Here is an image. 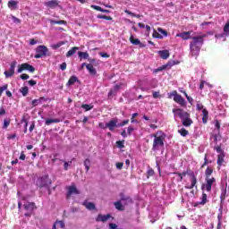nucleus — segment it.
<instances>
[{"instance_id":"423d86ee","label":"nucleus","mask_w":229,"mask_h":229,"mask_svg":"<svg viewBox=\"0 0 229 229\" xmlns=\"http://www.w3.org/2000/svg\"><path fill=\"white\" fill-rule=\"evenodd\" d=\"M188 176L190 178L191 185H185V189L192 190L194 187H198V177L196 176V174L194 172L190 171V174H188Z\"/></svg>"},{"instance_id":"0e129e2a","label":"nucleus","mask_w":229,"mask_h":229,"mask_svg":"<svg viewBox=\"0 0 229 229\" xmlns=\"http://www.w3.org/2000/svg\"><path fill=\"white\" fill-rule=\"evenodd\" d=\"M60 69L61 71H65V69H67V63H63L60 64Z\"/></svg>"},{"instance_id":"338daca9","label":"nucleus","mask_w":229,"mask_h":229,"mask_svg":"<svg viewBox=\"0 0 229 229\" xmlns=\"http://www.w3.org/2000/svg\"><path fill=\"white\" fill-rule=\"evenodd\" d=\"M120 89H121V85L115 84L114 87V90L113 91L117 92V91L120 90Z\"/></svg>"},{"instance_id":"052dcab7","label":"nucleus","mask_w":229,"mask_h":229,"mask_svg":"<svg viewBox=\"0 0 229 229\" xmlns=\"http://www.w3.org/2000/svg\"><path fill=\"white\" fill-rule=\"evenodd\" d=\"M124 165V163H123V162H118V163H116V169H119V170H121V169H123V166Z\"/></svg>"},{"instance_id":"79ce46f5","label":"nucleus","mask_w":229,"mask_h":229,"mask_svg":"<svg viewBox=\"0 0 229 229\" xmlns=\"http://www.w3.org/2000/svg\"><path fill=\"white\" fill-rule=\"evenodd\" d=\"M207 204V193H202L201 201L199 205H206Z\"/></svg>"},{"instance_id":"4be33fe9","label":"nucleus","mask_w":229,"mask_h":229,"mask_svg":"<svg viewBox=\"0 0 229 229\" xmlns=\"http://www.w3.org/2000/svg\"><path fill=\"white\" fill-rule=\"evenodd\" d=\"M202 122L204 124H207V123L208 122V110H207V108H204L202 110Z\"/></svg>"},{"instance_id":"7ed1b4c3","label":"nucleus","mask_w":229,"mask_h":229,"mask_svg":"<svg viewBox=\"0 0 229 229\" xmlns=\"http://www.w3.org/2000/svg\"><path fill=\"white\" fill-rule=\"evenodd\" d=\"M154 137L152 150L158 151L160 148H164V140H165V133L162 131H157L155 134L152 135Z\"/></svg>"},{"instance_id":"6e6d98bb","label":"nucleus","mask_w":229,"mask_h":229,"mask_svg":"<svg viewBox=\"0 0 229 229\" xmlns=\"http://www.w3.org/2000/svg\"><path fill=\"white\" fill-rule=\"evenodd\" d=\"M208 165V159L207 158V155H205V157H204V163L201 165V169H203L205 167V165Z\"/></svg>"},{"instance_id":"f3484780","label":"nucleus","mask_w":229,"mask_h":229,"mask_svg":"<svg viewBox=\"0 0 229 229\" xmlns=\"http://www.w3.org/2000/svg\"><path fill=\"white\" fill-rule=\"evenodd\" d=\"M46 101H47V98H46V97H40L38 99L32 100V108H35V106H38V105H42V103Z\"/></svg>"},{"instance_id":"4c0bfd02","label":"nucleus","mask_w":229,"mask_h":229,"mask_svg":"<svg viewBox=\"0 0 229 229\" xmlns=\"http://www.w3.org/2000/svg\"><path fill=\"white\" fill-rule=\"evenodd\" d=\"M215 151L218 153V155H225V150L221 148V145L214 147Z\"/></svg>"},{"instance_id":"f03ea898","label":"nucleus","mask_w":229,"mask_h":229,"mask_svg":"<svg viewBox=\"0 0 229 229\" xmlns=\"http://www.w3.org/2000/svg\"><path fill=\"white\" fill-rule=\"evenodd\" d=\"M173 114H174L175 117H180L182 123V126L189 128L194 122L192 118H191V114L185 112L182 108H174Z\"/></svg>"},{"instance_id":"a19ab883","label":"nucleus","mask_w":229,"mask_h":229,"mask_svg":"<svg viewBox=\"0 0 229 229\" xmlns=\"http://www.w3.org/2000/svg\"><path fill=\"white\" fill-rule=\"evenodd\" d=\"M221 201H225L226 199V189H223L220 195Z\"/></svg>"},{"instance_id":"37998d69","label":"nucleus","mask_w":229,"mask_h":229,"mask_svg":"<svg viewBox=\"0 0 229 229\" xmlns=\"http://www.w3.org/2000/svg\"><path fill=\"white\" fill-rule=\"evenodd\" d=\"M11 120L10 119H4V124H3V129L6 130L8 126H10Z\"/></svg>"},{"instance_id":"412c9836","label":"nucleus","mask_w":229,"mask_h":229,"mask_svg":"<svg viewBox=\"0 0 229 229\" xmlns=\"http://www.w3.org/2000/svg\"><path fill=\"white\" fill-rule=\"evenodd\" d=\"M174 174H175L176 176H181V182H182L183 176H189V174H191V170H186L183 171L182 173L174 172Z\"/></svg>"},{"instance_id":"864d4df0","label":"nucleus","mask_w":229,"mask_h":229,"mask_svg":"<svg viewBox=\"0 0 229 229\" xmlns=\"http://www.w3.org/2000/svg\"><path fill=\"white\" fill-rule=\"evenodd\" d=\"M154 38H164V36H161L160 33L157 32V30L153 33Z\"/></svg>"},{"instance_id":"69168bd1","label":"nucleus","mask_w":229,"mask_h":229,"mask_svg":"<svg viewBox=\"0 0 229 229\" xmlns=\"http://www.w3.org/2000/svg\"><path fill=\"white\" fill-rule=\"evenodd\" d=\"M38 41L36 40L35 38H30V46H35V44H37Z\"/></svg>"},{"instance_id":"0eeeda50","label":"nucleus","mask_w":229,"mask_h":229,"mask_svg":"<svg viewBox=\"0 0 229 229\" xmlns=\"http://www.w3.org/2000/svg\"><path fill=\"white\" fill-rule=\"evenodd\" d=\"M37 185H38L40 189L49 187V185H51V179L47 176L39 177L37 181Z\"/></svg>"},{"instance_id":"e433bc0d","label":"nucleus","mask_w":229,"mask_h":229,"mask_svg":"<svg viewBox=\"0 0 229 229\" xmlns=\"http://www.w3.org/2000/svg\"><path fill=\"white\" fill-rule=\"evenodd\" d=\"M5 78H12V76H13L15 74V72L12 71L9 69V71H5L4 72Z\"/></svg>"},{"instance_id":"4d7b16f0","label":"nucleus","mask_w":229,"mask_h":229,"mask_svg":"<svg viewBox=\"0 0 229 229\" xmlns=\"http://www.w3.org/2000/svg\"><path fill=\"white\" fill-rule=\"evenodd\" d=\"M91 8H93V10H97V12H102L103 8L101 6L98 5H91Z\"/></svg>"},{"instance_id":"f704fd0d","label":"nucleus","mask_w":229,"mask_h":229,"mask_svg":"<svg viewBox=\"0 0 229 229\" xmlns=\"http://www.w3.org/2000/svg\"><path fill=\"white\" fill-rule=\"evenodd\" d=\"M178 133H180L182 137H187V135H189V131L185 128H182L181 130H178Z\"/></svg>"},{"instance_id":"58836bf2","label":"nucleus","mask_w":229,"mask_h":229,"mask_svg":"<svg viewBox=\"0 0 229 229\" xmlns=\"http://www.w3.org/2000/svg\"><path fill=\"white\" fill-rule=\"evenodd\" d=\"M17 4H19V2H17V1H9L8 2L9 8H17Z\"/></svg>"},{"instance_id":"49530a36","label":"nucleus","mask_w":229,"mask_h":229,"mask_svg":"<svg viewBox=\"0 0 229 229\" xmlns=\"http://www.w3.org/2000/svg\"><path fill=\"white\" fill-rule=\"evenodd\" d=\"M56 226H59V228H65V223L64 221H55Z\"/></svg>"},{"instance_id":"7c9ffc66","label":"nucleus","mask_w":229,"mask_h":229,"mask_svg":"<svg viewBox=\"0 0 229 229\" xmlns=\"http://www.w3.org/2000/svg\"><path fill=\"white\" fill-rule=\"evenodd\" d=\"M20 92L22 94L24 98H26V96H28V92H30V89H28V86L21 87Z\"/></svg>"},{"instance_id":"a211bd4d","label":"nucleus","mask_w":229,"mask_h":229,"mask_svg":"<svg viewBox=\"0 0 229 229\" xmlns=\"http://www.w3.org/2000/svg\"><path fill=\"white\" fill-rule=\"evenodd\" d=\"M82 206L87 208V210H96V204L94 202H89V200H84Z\"/></svg>"},{"instance_id":"aec40b11","label":"nucleus","mask_w":229,"mask_h":229,"mask_svg":"<svg viewBox=\"0 0 229 229\" xmlns=\"http://www.w3.org/2000/svg\"><path fill=\"white\" fill-rule=\"evenodd\" d=\"M86 69L87 71H89L91 76H96V74H98V71H96V68H94V65H92V64H88L86 65Z\"/></svg>"},{"instance_id":"bb28decb","label":"nucleus","mask_w":229,"mask_h":229,"mask_svg":"<svg viewBox=\"0 0 229 229\" xmlns=\"http://www.w3.org/2000/svg\"><path fill=\"white\" fill-rule=\"evenodd\" d=\"M78 55H79V58H80L81 62L82 60H88V58L89 56L87 52H78Z\"/></svg>"},{"instance_id":"5fc2aeb1","label":"nucleus","mask_w":229,"mask_h":229,"mask_svg":"<svg viewBox=\"0 0 229 229\" xmlns=\"http://www.w3.org/2000/svg\"><path fill=\"white\" fill-rule=\"evenodd\" d=\"M130 123V120H123L121 123L118 124L120 128H123V126H126Z\"/></svg>"},{"instance_id":"c85d7f7f","label":"nucleus","mask_w":229,"mask_h":229,"mask_svg":"<svg viewBox=\"0 0 229 229\" xmlns=\"http://www.w3.org/2000/svg\"><path fill=\"white\" fill-rule=\"evenodd\" d=\"M114 205L116 210H120V211L124 210V206H123V203L121 202V200L114 202Z\"/></svg>"},{"instance_id":"6e6552de","label":"nucleus","mask_w":229,"mask_h":229,"mask_svg":"<svg viewBox=\"0 0 229 229\" xmlns=\"http://www.w3.org/2000/svg\"><path fill=\"white\" fill-rule=\"evenodd\" d=\"M47 47L46 46H38L36 48V55H34V58H42L44 56H46V55H47Z\"/></svg>"},{"instance_id":"dca6fc26","label":"nucleus","mask_w":229,"mask_h":229,"mask_svg":"<svg viewBox=\"0 0 229 229\" xmlns=\"http://www.w3.org/2000/svg\"><path fill=\"white\" fill-rule=\"evenodd\" d=\"M24 208L27 210V212H32L34 210H37V206L35 205V202H28L27 204H24Z\"/></svg>"},{"instance_id":"393cba45","label":"nucleus","mask_w":229,"mask_h":229,"mask_svg":"<svg viewBox=\"0 0 229 229\" xmlns=\"http://www.w3.org/2000/svg\"><path fill=\"white\" fill-rule=\"evenodd\" d=\"M212 173H214V169L210 168L209 166L205 171V179L213 178Z\"/></svg>"},{"instance_id":"bf43d9fd","label":"nucleus","mask_w":229,"mask_h":229,"mask_svg":"<svg viewBox=\"0 0 229 229\" xmlns=\"http://www.w3.org/2000/svg\"><path fill=\"white\" fill-rule=\"evenodd\" d=\"M197 110H205L203 104L201 102L197 103Z\"/></svg>"},{"instance_id":"c756f323","label":"nucleus","mask_w":229,"mask_h":229,"mask_svg":"<svg viewBox=\"0 0 229 229\" xmlns=\"http://www.w3.org/2000/svg\"><path fill=\"white\" fill-rule=\"evenodd\" d=\"M81 108H84L85 112H89L94 108V105L92 104H83L81 106Z\"/></svg>"},{"instance_id":"c9c22d12","label":"nucleus","mask_w":229,"mask_h":229,"mask_svg":"<svg viewBox=\"0 0 229 229\" xmlns=\"http://www.w3.org/2000/svg\"><path fill=\"white\" fill-rule=\"evenodd\" d=\"M50 24H52L53 26H54L55 24L62 25V24H67V21H64V20H60V21L52 20V21H50Z\"/></svg>"},{"instance_id":"72a5a7b5","label":"nucleus","mask_w":229,"mask_h":229,"mask_svg":"<svg viewBox=\"0 0 229 229\" xmlns=\"http://www.w3.org/2000/svg\"><path fill=\"white\" fill-rule=\"evenodd\" d=\"M76 81H78V77L76 76H72L70 77L67 85L71 86V85H74V83H76Z\"/></svg>"},{"instance_id":"2eb2a0df","label":"nucleus","mask_w":229,"mask_h":229,"mask_svg":"<svg viewBox=\"0 0 229 229\" xmlns=\"http://www.w3.org/2000/svg\"><path fill=\"white\" fill-rule=\"evenodd\" d=\"M112 217V215L107 214V215H102L98 214V216L96 217L97 223H106L107 219H110Z\"/></svg>"},{"instance_id":"09e8293b","label":"nucleus","mask_w":229,"mask_h":229,"mask_svg":"<svg viewBox=\"0 0 229 229\" xmlns=\"http://www.w3.org/2000/svg\"><path fill=\"white\" fill-rule=\"evenodd\" d=\"M157 31H158V33H161V35H164V37H167V30L162 29V28H158Z\"/></svg>"},{"instance_id":"a18cd8bd","label":"nucleus","mask_w":229,"mask_h":229,"mask_svg":"<svg viewBox=\"0 0 229 229\" xmlns=\"http://www.w3.org/2000/svg\"><path fill=\"white\" fill-rule=\"evenodd\" d=\"M15 67H17V61H13L10 64V70L15 72Z\"/></svg>"},{"instance_id":"f8f14e48","label":"nucleus","mask_w":229,"mask_h":229,"mask_svg":"<svg viewBox=\"0 0 229 229\" xmlns=\"http://www.w3.org/2000/svg\"><path fill=\"white\" fill-rule=\"evenodd\" d=\"M45 6H47V8H50L51 10H55V8H58V6H60V1L50 0V1L45 2Z\"/></svg>"},{"instance_id":"5701e85b","label":"nucleus","mask_w":229,"mask_h":229,"mask_svg":"<svg viewBox=\"0 0 229 229\" xmlns=\"http://www.w3.org/2000/svg\"><path fill=\"white\" fill-rule=\"evenodd\" d=\"M80 48L78 47H72L67 53H66V57L70 58V56H72L73 55L76 54V51H78Z\"/></svg>"},{"instance_id":"8fccbe9b","label":"nucleus","mask_w":229,"mask_h":229,"mask_svg":"<svg viewBox=\"0 0 229 229\" xmlns=\"http://www.w3.org/2000/svg\"><path fill=\"white\" fill-rule=\"evenodd\" d=\"M224 33H225L226 35H228L229 33V21L225 23L224 27Z\"/></svg>"},{"instance_id":"b1692460","label":"nucleus","mask_w":229,"mask_h":229,"mask_svg":"<svg viewBox=\"0 0 229 229\" xmlns=\"http://www.w3.org/2000/svg\"><path fill=\"white\" fill-rule=\"evenodd\" d=\"M225 162V154H218L217 155V161L216 164L221 167L223 165V163Z\"/></svg>"},{"instance_id":"1a4fd4ad","label":"nucleus","mask_w":229,"mask_h":229,"mask_svg":"<svg viewBox=\"0 0 229 229\" xmlns=\"http://www.w3.org/2000/svg\"><path fill=\"white\" fill-rule=\"evenodd\" d=\"M22 71H29V72H35V67H33V65L28 63H23L18 65L17 72L21 73L22 72Z\"/></svg>"},{"instance_id":"680f3d73","label":"nucleus","mask_w":229,"mask_h":229,"mask_svg":"<svg viewBox=\"0 0 229 229\" xmlns=\"http://www.w3.org/2000/svg\"><path fill=\"white\" fill-rule=\"evenodd\" d=\"M20 78L21 79V80H30V75H28V74H26V73H22L21 76H20Z\"/></svg>"},{"instance_id":"13d9d810","label":"nucleus","mask_w":229,"mask_h":229,"mask_svg":"<svg viewBox=\"0 0 229 229\" xmlns=\"http://www.w3.org/2000/svg\"><path fill=\"white\" fill-rule=\"evenodd\" d=\"M135 131V128H133L132 126H129L127 128V133L128 135H131V132H133Z\"/></svg>"},{"instance_id":"ea45409f","label":"nucleus","mask_w":229,"mask_h":229,"mask_svg":"<svg viewBox=\"0 0 229 229\" xmlns=\"http://www.w3.org/2000/svg\"><path fill=\"white\" fill-rule=\"evenodd\" d=\"M98 19H105V21H112V17L111 16H106V15H103V14H98Z\"/></svg>"},{"instance_id":"ddd939ff","label":"nucleus","mask_w":229,"mask_h":229,"mask_svg":"<svg viewBox=\"0 0 229 229\" xmlns=\"http://www.w3.org/2000/svg\"><path fill=\"white\" fill-rule=\"evenodd\" d=\"M67 189H68L67 195H66L67 199H69L71 196H72V194H80V191H78V188H76V186L74 185L68 186Z\"/></svg>"},{"instance_id":"de8ad7c7","label":"nucleus","mask_w":229,"mask_h":229,"mask_svg":"<svg viewBox=\"0 0 229 229\" xmlns=\"http://www.w3.org/2000/svg\"><path fill=\"white\" fill-rule=\"evenodd\" d=\"M7 89H8V84H5V85L0 87V98H1V96H3V92Z\"/></svg>"},{"instance_id":"9b49d317","label":"nucleus","mask_w":229,"mask_h":229,"mask_svg":"<svg viewBox=\"0 0 229 229\" xmlns=\"http://www.w3.org/2000/svg\"><path fill=\"white\" fill-rule=\"evenodd\" d=\"M117 123H118V119L113 118L111 121H109V123H106V128H108L110 131H114L115 128H118L119 126Z\"/></svg>"},{"instance_id":"e2e57ef3","label":"nucleus","mask_w":229,"mask_h":229,"mask_svg":"<svg viewBox=\"0 0 229 229\" xmlns=\"http://www.w3.org/2000/svg\"><path fill=\"white\" fill-rule=\"evenodd\" d=\"M152 96H153L154 99L160 98V91H154Z\"/></svg>"},{"instance_id":"cd10ccee","label":"nucleus","mask_w":229,"mask_h":229,"mask_svg":"<svg viewBox=\"0 0 229 229\" xmlns=\"http://www.w3.org/2000/svg\"><path fill=\"white\" fill-rule=\"evenodd\" d=\"M60 123V119L58 118H55V119H47L46 122H45V124L47 126H49L53 123Z\"/></svg>"},{"instance_id":"2f4dec72","label":"nucleus","mask_w":229,"mask_h":229,"mask_svg":"<svg viewBox=\"0 0 229 229\" xmlns=\"http://www.w3.org/2000/svg\"><path fill=\"white\" fill-rule=\"evenodd\" d=\"M146 176L148 179L151 178V176H155V170H153V168L148 166V169L146 173Z\"/></svg>"},{"instance_id":"6ab92c4d","label":"nucleus","mask_w":229,"mask_h":229,"mask_svg":"<svg viewBox=\"0 0 229 229\" xmlns=\"http://www.w3.org/2000/svg\"><path fill=\"white\" fill-rule=\"evenodd\" d=\"M158 55L162 60H167L169 56H171V54L169 53V50H159Z\"/></svg>"},{"instance_id":"39448f33","label":"nucleus","mask_w":229,"mask_h":229,"mask_svg":"<svg viewBox=\"0 0 229 229\" xmlns=\"http://www.w3.org/2000/svg\"><path fill=\"white\" fill-rule=\"evenodd\" d=\"M213 185H216L215 177H211L209 179H205V183H203L201 185V191H206L207 192H211Z\"/></svg>"},{"instance_id":"a878e982","label":"nucleus","mask_w":229,"mask_h":229,"mask_svg":"<svg viewBox=\"0 0 229 229\" xmlns=\"http://www.w3.org/2000/svg\"><path fill=\"white\" fill-rule=\"evenodd\" d=\"M129 40L133 46H141L140 40L139 38H133V36H131Z\"/></svg>"},{"instance_id":"473e14b6","label":"nucleus","mask_w":229,"mask_h":229,"mask_svg":"<svg viewBox=\"0 0 229 229\" xmlns=\"http://www.w3.org/2000/svg\"><path fill=\"white\" fill-rule=\"evenodd\" d=\"M84 166H85V169H86V173H89V171H90V159L86 158L84 160Z\"/></svg>"},{"instance_id":"774afa93","label":"nucleus","mask_w":229,"mask_h":229,"mask_svg":"<svg viewBox=\"0 0 229 229\" xmlns=\"http://www.w3.org/2000/svg\"><path fill=\"white\" fill-rule=\"evenodd\" d=\"M109 228L110 229H117V225L116 224H109Z\"/></svg>"},{"instance_id":"603ef678","label":"nucleus","mask_w":229,"mask_h":229,"mask_svg":"<svg viewBox=\"0 0 229 229\" xmlns=\"http://www.w3.org/2000/svg\"><path fill=\"white\" fill-rule=\"evenodd\" d=\"M139 116V113H134L132 114L131 115V123H137V121L135 120V117H138Z\"/></svg>"},{"instance_id":"c03bdc74","label":"nucleus","mask_w":229,"mask_h":229,"mask_svg":"<svg viewBox=\"0 0 229 229\" xmlns=\"http://www.w3.org/2000/svg\"><path fill=\"white\" fill-rule=\"evenodd\" d=\"M215 128H216L217 132L219 133L221 130V122H219V120H215Z\"/></svg>"},{"instance_id":"3c124183","label":"nucleus","mask_w":229,"mask_h":229,"mask_svg":"<svg viewBox=\"0 0 229 229\" xmlns=\"http://www.w3.org/2000/svg\"><path fill=\"white\" fill-rule=\"evenodd\" d=\"M116 146L120 149H123V148H124V141H121V140L116 141Z\"/></svg>"},{"instance_id":"f257e3e1","label":"nucleus","mask_w":229,"mask_h":229,"mask_svg":"<svg viewBox=\"0 0 229 229\" xmlns=\"http://www.w3.org/2000/svg\"><path fill=\"white\" fill-rule=\"evenodd\" d=\"M191 31H183L176 34V37H179L183 40H191L190 42V55L191 56H195L196 58H198V56H199L201 47H203V44H205V38H207L208 35L203 34L191 37Z\"/></svg>"},{"instance_id":"20e7f679","label":"nucleus","mask_w":229,"mask_h":229,"mask_svg":"<svg viewBox=\"0 0 229 229\" xmlns=\"http://www.w3.org/2000/svg\"><path fill=\"white\" fill-rule=\"evenodd\" d=\"M167 96L169 99H173L174 98V103H177V105H180V106H187V102L185 101V98H183L182 95L178 94V91L173 90L170 93H168Z\"/></svg>"},{"instance_id":"9d476101","label":"nucleus","mask_w":229,"mask_h":229,"mask_svg":"<svg viewBox=\"0 0 229 229\" xmlns=\"http://www.w3.org/2000/svg\"><path fill=\"white\" fill-rule=\"evenodd\" d=\"M176 61H170L168 62L165 65H162L161 67H158L157 69H155L153 71L154 73H157V72H162V71H165V69H171V67H173V65H176Z\"/></svg>"},{"instance_id":"4468645a","label":"nucleus","mask_w":229,"mask_h":229,"mask_svg":"<svg viewBox=\"0 0 229 229\" xmlns=\"http://www.w3.org/2000/svg\"><path fill=\"white\" fill-rule=\"evenodd\" d=\"M119 197H120L121 201H126L124 203V205H128V203L129 204L133 203V199H131V197L124 194V192H120Z\"/></svg>"}]
</instances>
